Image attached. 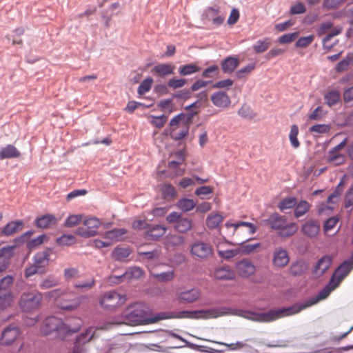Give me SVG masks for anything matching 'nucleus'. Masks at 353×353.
Returning <instances> with one entry per match:
<instances>
[{
	"label": "nucleus",
	"mask_w": 353,
	"mask_h": 353,
	"mask_svg": "<svg viewBox=\"0 0 353 353\" xmlns=\"http://www.w3.org/2000/svg\"><path fill=\"white\" fill-rule=\"evenodd\" d=\"M168 317L165 312L152 315L150 310L142 303H136L130 306L125 311L124 319L119 321L110 322L111 325H148L164 320Z\"/></svg>",
	"instance_id": "2"
},
{
	"label": "nucleus",
	"mask_w": 353,
	"mask_h": 353,
	"mask_svg": "<svg viewBox=\"0 0 353 353\" xmlns=\"http://www.w3.org/2000/svg\"><path fill=\"white\" fill-rule=\"evenodd\" d=\"M237 273L242 277H249L256 272L253 263L248 259H243L236 264Z\"/></svg>",
	"instance_id": "17"
},
{
	"label": "nucleus",
	"mask_w": 353,
	"mask_h": 353,
	"mask_svg": "<svg viewBox=\"0 0 353 353\" xmlns=\"http://www.w3.org/2000/svg\"><path fill=\"white\" fill-rule=\"evenodd\" d=\"M131 252L129 248H116L113 251V256L116 260L123 261L128 258Z\"/></svg>",
	"instance_id": "48"
},
{
	"label": "nucleus",
	"mask_w": 353,
	"mask_h": 353,
	"mask_svg": "<svg viewBox=\"0 0 353 353\" xmlns=\"http://www.w3.org/2000/svg\"><path fill=\"white\" fill-rule=\"evenodd\" d=\"M255 68L254 63H250L248 65L241 68L236 72L235 76L238 79H242L245 77L249 73H250Z\"/></svg>",
	"instance_id": "55"
},
{
	"label": "nucleus",
	"mask_w": 353,
	"mask_h": 353,
	"mask_svg": "<svg viewBox=\"0 0 353 353\" xmlns=\"http://www.w3.org/2000/svg\"><path fill=\"white\" fill-rule=\"evenodd\" d=\"M345 0H325L323 6L328 9H336L345 3Z\"/></svg>",
	"instance_id": "61"
},
{
	"label": "nucleus",
	"mask_w": 353,
	"mask_h": 353,
	"mask_svg": "<svg viewBox=\"0 0 353 353\" xmlns=\"http://www.w3.org/2000/svg\"><path fill=\"white\" fill-rule=\"evenodd\" d=\"M299 134V128L296 125H292L291 126L289 139L293 148H297L300 145V143L297 139Z\"/></svg>",
	"instance_id": "51"
},
{
	"label": "nucleus",
	"mask_w": 353,
	"mask_h": 353,
	"mask_svg": "<svg viewBox=\"0 0 353 353\" xmlns=\"http://www.w3.org/2000/svg\"><path fill=\"white\" fill-rule=\"evenodd\" d=\"M80 303L81 299L77 296L72 299L68 304H60V307L65 310H74L79 306Z\"/></svg>",
	"instance_id": "58"
},
{
	"label": "nucleus",
	"mask_w": 353,
	"mask_h": 353,
	"mask_svg": "<svg viewBox=\"0 0 353 353\" xmlns=\"http://www.w3.org/2000/svg\"><path fill=\"white\" fill-rule=\"evenodd\" d=\"M239 65L238 58L228 57L221 63V69L224 73L231 74Z\"/></svg>",
	"instance_id": "27"
},
{
	"label": "nucleus",
	"mask_w": 353,
	"mask_h": 353,
	"mask_svg": "<svg viewBox=\"0 0 353 353\" xmlns=\"http://www.w3.org/2000/svg\"><path fill=\"white\" fill-rule=\"evenodd\" d=\"M327 161L334 165H341L345 161V156L339 152L331 150L328 152Z\"/></svg>",
	"instance_id": "31"
},
{
	"label": "nucleus",
	"mask_w": 353,
	"mask_h": 353,
	"mask_svg": "<svg viewBox=\"0 0 353 353\" xmlns=\"http://www.w3.org/2000/svg\"><path fill=\"white\" fill-rule=\"evenodd\" d=\"M60 283V281L58 278L54 276H48L46 277L40 284L39 287L42 290H46L48 288H51L58 285Z\"/></svg>",
	"instance_id": "49"
},
{
	"label": "nucleus",
	"mask_w": 353,
	"mask_h": 353,
	"mask_svg": "<svg viewBox=\"0 0 353 353\" xmlns=\"http://www.w3.org/2000/svg\"><path fill=\"white\" fill-rule=\"evenodd\" d=\"M314 38L313 35L301 37L297 40L296 46L298 48H305L312 43Z\"/></svg>",
	"instance_id": "64"
},
{
	"label": "nucleus",
	"mask_w": 353,
	"mask_h": 353,
	"mask_svg": "<svg viewBox=\"0 0 353 353\" xmlns=\"http://www.w3.org/2000/svg\"><path fill=\"white\" fill-rule=\"evenodd\" d=\"M330 130V126L326 124H316L310 128V132H316L319 134H325Z\"/></svg>",
	"instance_id": "59"
},
{
	"label": "nucleus",
	"mask_w": 353,
	"mask_h": 353,
	"mask_svg": "<svg viewBox=\"0 0 353 353\" xmlns=\"http://www.w3.org/2000/svg\"><path fill=\"white\" fill-rule=\"evenodd\" d=\"M201 290L198 288L186 289L184 287L176 288L174 299L179 303L191 304L201 300Z\"/></svg>",
	"instance_id": "7"
},
{
	"label": "nucleus",
	"mask_w": 353,
	"mask_h": 353,
	"mask_svg": "<svg viewBox=\"0 0 353 353\" xmlns=\"http://www.w3.org/2000/svg\"><path fill=\"white\" fill-rule=\"evenodd\" d=\"M353 269V261L347 260L341 264L333 273L331 280L332 282L340 285L341 281L350 274Z\"/></svg>",
	"instance_id": "11"
},
{
	"label": "nucleus",
	"mask_w": 353,
	"mask_h": 353,
	"mask_svg": "<svg viewBox=\"0 0 353 353\" xmlns=\"http://www.w3.org/2000/svg\"><path fill=\"white\" fill-rule=\"evenodd\" d=\"M214 277L219 280H232L235 274L229 266H223L215 270Z\"/></svg>",
	"instance_id": "29"
},
{
	"label": "nucleus",
	"mask_w": 353,
	"mask_h": 353,
	"mask_svg": "<svg viewBox=\"0 0 353 353\" xmlns=\"http://www.w3.org/2000/svg\"><path fill=\"white\" fill-rule=\"evenodd\" d=\"M223 221V216L219 214H210L208 216L206 224L210 229L216 228Z\"/></svg>",
	"instance_id": "40"
},
{
	"label": "nucleus",
	"mask_w": 353,
	"mask_h": 353,
	"mask_svg": "<svg viewBox=\"0 0 353 353\" xmlns=\"http://www.w3.org/2000/svg\"><path fill=\"white\" fill-rule=\"evenodd\" d=\"M325 103L332 107L341 101V93L336 90H331L324 94Z\"/></svg>",
	"instance_id": "30"
},
{
	"label": "nucleus",
	"mask_w": 353,
	"mask_h": 353,
	"mask_svg": "<svg viewBox=\"0 0 353 353\" xmlns=\"http://www.w3.org/2000/svg\"><path fill=\"white\" fill-rule=\"evenodd\" d=\"M166 232V228L161 225H149L148 230L145 231V237L150 240H158L163 236Z\"/></svg>",
	"instance_id": "22"
},
{
	"label": "nucleus",
	"mask_w": 353,
	"mask_h": 353,
	"mask_svg": "<svg viewBox=\"0 0 353 353\" xmlns=\"http://www.w3.org/2000/svg\"><path fill=\"white\" fill-rule=\"evenodd\" d=\"M43 300L42 293L38 291L23 292L20 298L19 305L26 312L39 309Z\"/></svg>",
	"instance_id": "6"
},
{
	"label": "nucleus",
	"mask_w": 353,
	"mask_h": 353,
	"mask_svg": "<svg viewBox=\"0 0 353 353\" xmlns=\"http://www.w3.org/2000/svg\"><path fill=\"white\" fill-rule=\"evenodd\" d=\"M270 45V39L265 38L263 41H258L254 46L253 49L256 53H262L266 51Z\"/></svg>",
	"instance_id": "50"
},
{
	"label": "nucleus",
	"mask_w": 353,
	"mask_h": 353,
	"mask_svg": "<svg viewBox=\"0 0 353 353\" xmlns=\"http://www.w3.org/2000/svg\"><path fill=\"white\" fill-rule=\"evenodd\" d=\"M174 69L175 66L172 63H160L153 68L152 72L160 77H165L174 74Z\"/></svg>",
	"instance_id": "24"
},
{
	"label": "nucleus",
	"mask_w": 353,
	"mask_h": 353,
	"mask_svg": "<svg viewBox=\"0 0 353 353\" xmlns=\"http://www.w3.org/2000/svg\"><path fill=\"white\" fill-rule=\"evenodd\" d=\"M125 301V295L112 290L105 293L101 298L99 303L103 307L114 309L123 305Z\"/></svg>",
	"instance_id": "9"
},
{
	"label": "nucleus",
	"mask_w": 353,
	"mask_h": 353,
	"mask_svg": "<svg viewBox=\"0 0 353 353\" xmlns=\"http://www.w3.org/2000/svg\"><path fill=\"white\" fill-rule=\"evenodd\" d=\"M238 114L239 116L245 119H251L254 117L252 109L246 105H242V107L239 110Z\"/></svg>",
	"instance_id": "60"
},
{
	"label": "nucleus",
	"mask_w": 353,
	"mask_h": 353,
	"mask_svg": "<svg viewBox=\"0 0 353 353\" xmlns=\"http://www.w3.org/2000/svg\"><path fill=\"white\" fill-rule=\"evenodd\" d=\"M192 227V222L188 218H181L178 223L174 225L175 229L179 232H186Z\"/></svg>",
	"instance_id": "38"
},
{
	"label": "nucleus",
	"mask_w": 353,
	"mask_h": 353,
	"mask_svg": "<svg viewBox=\"0 0 353 353\" xmlns=\"http://www.w3.org/2000/svg\"><path fill=\"white\" fill-rule=\"evenodd\" d=\"M82 219L81 214H72L69 216L65 221V226L71 228L77 225Z\"/></svg>",
	"instance_id": "57"
},
{
	"label": "nucleus",
	"mask_w": 353,
	"mask_h": 353,
	"mask_svg": "<svg viewBox=\"0 0 353 353\" xmlns=\"http://www.w3.org/2000/svg\"><path fill=\"white\" fill-rule=\"evenodd\" d=\"M23 225V222L21 220L10 221L1 230V234L6 236H12L21 230Z\"/></svg>",
	"instance_id": "25"
},
{
	"label": "nucleus",
	"mask_w": 353,
	"mask_h": 353,
	"mask_svg": "<svg viewBox=\"0 0 353 353\" xmlns=\"http://www.w3.org/2000/svg\"><path fill=\"white\" fill-rule=\"evenodd\" d=\"M341 32V28H334L332 30L331 32L329 33L323 40V48L330 50L332 46L333 43H330L331 39L334 37L340 34Z\"/></svg>",
	"instance_id": "42"
},
{
	"label": "nucleus",
	"mask_w": 353,
	"mask_h": 353,
	"mask_svg": "<svg viewBox=\"0 0 353 353\" xmlns=\"http://www.w3.org/2000/svg\"><path fill=\"white\" fill-rule=\"evenodd\" d=\"M332 259L330 256L325 255L322 256L316 263L314 268V272L316 275L323 274L330 267Z\"/></svg>",
	"instance_id": "23"
},
{
	"label": "nucleus",
	"mask_w": 353,
	"mask_h": 353,
	"mask_svg": "<svg viewBox=\"0 0 353 353\" xmlns=\"http://www.w3.org/2000/svg\"><path fill=\"white\" fill-rule=\"evenodd\" d=\"M168 319H216L222 316L232 314V309L229 307H215L208 310H199L194 311L184 310L177 313L165 312Z\"/></svg>",
	"instance_id": "4"
},
{
	"label": "nucleus",
	"mask_w": 353,
	"mask_h": 353,
	"mask_svg": "<svg viewBox=\"0 0 353 353\" xmlns=\"http://www.w3.org/2000/svg\"><path fill=\"white\" fill-rule=\"evenodd\" d=\"M211 101L215 106L221 108L228 107L231 103L229 96L222 91H219L212 94Z\"/></svg>",
	"instance_id": "18"
},
{
	"label": "nucleus",
	"mask_w": 353,
	"mask_h": 353,
	"mask_svg": "<svg viewBox=\"0 0 353 353\" xmlns=\"http://www.w3.org/2000/svg\"><path fill=\"white\" fill-rule=\"evenodd\" d=\"M225 226L227 229L226 234L229 235V236H233L235 232L236 231V230L241 226L248 227L249 229V233L250 234H254L256 231V228L253 223H249V222H245V221H241L237 223H231L227 222L225 223Z\"/></svg>",
	"instance_id": "19"
},
{
	"label": "nucleus",
	"mask_w": 353,
	"mask_h": 353,
	"mask_svg": "<svg viewBox=\"0 0 353 353\" xmlns=\"http://www.w3.org/2000/svg\"><path fill=\"white\" fill-rule=\"evenodd\" d=\"M143 275L142 270L139 267H132L127 270L125 273L119 276H113L112 279H117V283L123 281H130L134 279H139Z\"/></svg>",
	"instance_id": "21"
},
{
	"label": "nucleus",
	"mask_w": 353,
	"mask_h": 353,
	"mask_svg": "<svg viewBox=\"0 0 353 353\" xmlns=\"http://www.w3.org/2000/svg\"><path fill=\"white\" fill-rule=\"evenodd\" d=\"M265 221L271 229L279 232L285 226V224L287 223V219L285 216L278 213H273Z\"/></svg>",
	"instance_id": "20"
},
{
	"label": "nucleus",
	"mask_w": 353,
	"mask_h": 353,
	"mask_svg": "<svg viewBox=\"0 0 353 353\" xmlns=\"http://www.w3.org/2000/svg\"><path fill=\"white\" fill-rule=\"evenodd\" d=\"M97 328L90 326L85 329L83 332H81L79 336H77L75 339V346L74 347V351L75 352L79 349L78 345L81 344H85L90 342L92 339L95 337H97Z\"/></svg>",
	"instance_id": "16"
},
{
	"label": "nucleus",
	"mask_w": 353,
	"mask_h": 353,
	"mask_svg": "<svg viewBox=\"0 0 353 353\" xmlns=\"http://www.w3.org/2000/svg\"><path fill=\"white\" fill-rule=\"evenodd\" d=\"M202 20L212 21L213 25L219 26L224 22L225 16L218 8L208 7L202 14Z\"/></svg>",
	"instance_id": "12"
},
{
	"label": "nucleus",
	"mask_w": 353,
	"mask_h": 353,
	"mask_svg": "<svg viewBox=\"0 0 353 353\" xmlns=\"http://www.w3.org/2000/svg\"><path fill=\"white\" fill-rule=\"evenodd\" d=\"M149 122L157 128H161L168 121V116L162 114L161 116L150 115L148 117Z\"/></svg>",
	"instance_id": "41"
},
{
	"label": "nucleus",
	"mask_w": 353,
	"mask_h": 353,
	"mask_svg": "<svg viewBox=\"0 0 353 353\" xmlns=\"http://www.w3.org/2000/svg\"><path fill=\"white\" fill-rule=\"evenodd\" d=\"M296 205V199L294 197L289 196L282 199L278 204V208L281 211L291 209Z\"/></svg>",
	"instance_id": "43"
},
{
	"label": "nucleus",
	"mask_w": 353,
	"mask_h": 353,
	"mask_svg": "<svg viewBox=\"0 0 353 353\" xmlns=\"http://www.w3.org/2000/svg\"><path fill=\"white\" fill-rule=\"evenodd\" d=\"M306 270L307 265L302 261L293 263L289 268L290 274L294 276H300L305 273Z\"/></svg>",
	"instance_id": "37"
},
{
	"label": "nucleus",
	"mask_w": 353,
	"mask_h": 353,
	"mask_svg": "<svg viewBox=\"0 0 353 353\" xmlns=\"http://www.w3.org/2000/svg\"><path fill=\"white\" fill-rule=\"evenodd\" d=\"M176 205L181 210L186 212L193 210L196 207V203L193 199L183 198L179 200Z\"/></svg>",
	"instance_id": "36"
},
{
	"label": "nucleus",
	"mask_w": 353,
	"mask_h": 353,
	"mask_svg": "<svg viewBox=\"0 0 353 353\" xmlns=\"http://www.w3.org/2000/svg\"><path fill=\"white\" fill-rule=\"evenodd\" d=\"M352 64H353V56L350 53L336 65V70L339 72L346 71Z\"/></svg>",
	"instance_id": "44"
},
{
	"label": "nucleus",
	"mask_w": 353,
	"mask_h": 353,
	"mask_svg": "<svg viewBox=\"0 0 353 353\" xmlns=\"http://www.w3.org/2000/svg\"><path fill=\"white\" fill-rule=\"evenodd\" d=\"M50 260V253L48 251H43L37 253L34 256V264L39 268L46 266Z\"/></svg>",
	"instance_id": "35"
},
{
	"label": "nucleus",
	"mask_w": 353,
	"mask_h": 353,
	"mask_svg": "<svg viewBox=\"0 0 353 353\" xmlns=\"http://www.w3.org/2000/svg\"><path fill=\"white\" fill-rule=\"evenodd\" d=\"M339 285L330 279L329 283L318 294L316 297H313L306 301L303 303H296L289 307H283L278 310H271L267 312H246L244 316L252 321L258 322H270L279 319L281 317L292 315L300 312L301 310L309 307L319 301L325 299L329 294L336 289Z\"/></svg>",
	"instance_id": "1"
},
{
	"label": "nucleus",
	"mask_w": 353,
	"mask_h": 353,
	"mask_svg": "<svg viewBox=\"0 0 353 353\" xmlns=\"http://www.w3.org/2000/svg\"><path fill=\"white\" fill-rule=\"evenodd\" d=\"M152 83L153 79L151 77L145 79L138 88V93L141 95L148 92L151 89Z\"/></svg>",
	"instance_id": "53"
},
{
	"label": "nucleus",
	"mask_w": 353,
	"mask_h": 353,
	"mask_svg": "<svg viewBox=\"0 0 353 353\" xmlns=\"http://www.w3.org/2000/svg\"><path fill=\"white\" fill-rule=\"evenodd\" d=\"M153 276L155 277L159 281L167 282L174 279V271H168L160 274H153Z\"/></svg>",
	"instance_id": "56"
},
{
	"label": "nucleus",
	"mask_w": 353,
	"mask_h": 353,
	"mask_svg": "<svg viewBox=\"0 0 353 353\" xmlns=\"http://www.w3.org/2000/svg\"><path fill=\"white\" fill-rule=\"evenodd\" d=\"M162 196L166 201H172L176 196V192L174 187L170 184L165 183L161 188Z\"/></svg>",
	"instance_id": "33"
},
{
	"label": "nucleus",
	"mask_w": 353,
	"mask_h": 353,
	"mask_svg": "<svg viewBox=\"0 0 353 353\" xmlns=\"http://www.w3.org/2000/svg\"><path fill=\"white\" fill-rule=\"evenodd\" d=\"M127 233L124 228L114 229L105 232L104 237L112 241H118L121 239V236Z\"/></svg>",
	"instance_id": "34"
},
{
	"label": "nucleus",
	"mask_w": 353,
	"mask_h": 353,
	"mask_svg": "<svg viewBox=\"0 0 353 353\" xmlns=\"http://www.w3.org/2000/svg\"><path fill=\"white\" fill-rule=\"evenodd\" d=\"M200 70V68L195 63L181 65L179 68V73L182 76L192 74Z\"/></svg>",
	"instance_id": "39"
},
{
	"label": "nucleus",
	"mask_w": 353,
	"mask_h": 353,
	"mask_svg": "<svg viewBox=\"0 0 353 353\" xmlns=\"http://www.w3.org/2000/svg\"><path fill=\"white\" fill-rule=\"evenodd\" d=\"M295 206L294 216L296 218L303 216L310 208V205L306 201H301Z\"/></svg>",
	"instance_id": "46"
},
{
	"label": "nucleus",
	"mask_w": 353,
	"mask_h": 353,
	"mask_svg": "<svg viewBox=\"0 0 353 353\" xmlns=\"http://www.w3.org/2000/svg\"><path fill=\"white\" fill-rule=\"evenodd\" d=\"M101 223L97 218H89L83 221V225L78 228L75 234L84 238H88L94 236L97 234V230Z\"/></svg>",
	"instance_id": "10"
},
{
	"label": "nucleus",
	"mask_w": 353,
	"mask_h": 353,
	"mask_svg": "<svg viewBox=\"0 0 353 353\" xmlns=\"http://www.w3.org/2000/svg\"><path fill=\"white\" fill-rule=\"evenodd\" d=\"M75 325L72 326L69 322L63 323L61 319L55 316H50L45 319L41 327V332L48 335L53 332L60 337H64L68 334L77 332L82 326V320L81 319H75Z\"/></svg>",
	"instance_id": "3"
},
{
	"label": "nucleus",
	"mask_w": 353,
	"mask_h": 353,
	"mask_svg": "<svg viewBox=\"0 0 353 353\" xmlns=\"http://www.w3.org/2000/svg\"><path fill=\"white\" fill-rule=\"evenodd\" d=\"M240 245V251L245 254H249L254 252L258 248H260L261 243H248L247 242H242L239 243Z\"/></svg>",
	"instance_id": "47"
},
{
	"label": "nucleus",
	"mask_w": 353,
	"mask_h": 353,
	"mask_svg": "<svg viewBox=\"0 0 353 353\" xmlns=\"http://www.w3.org/2000/svg\"><path fill=\"white\" fill-rule=\"evenodd\" d=\"M14 300V296L12 292H8L6 294L0 295V310H3L10 307Z\"/></svg>",
	"instance_id": "45"
},
{
	"label": "nucleus",
	"mask_w": 353,
	"mask_h": 353,
	"mask_svg": "<svg viewBox=\"0 0 353 353\" xmlns=\"http://www.w3.org/2000/svg\"><path fill=\"white\" fill-rule=\"evenodd\" d=\"M75 242V237L72 234H64L57 239V243L63 246H70Z\"/></svg>",
	"instance_id": "52"
},
{
	"label": "nucleus",
	"mask_w": 353,
	"mask_h": 353,
	"mask_svg": "<svg viewBox=\"0 0 353 353\" xmlns=\"http://www.w3.org/2000/svg\"><path fill=\"white\" fill-rule=\"evenodd\" d=\"M299 36V32L285 34L279 38V43L282 44L290 43L294 41Z\"/></svg>",
	"instance_id": "63"
},
{
	"label": "nucleus",
	"mask_w": 353,
	"mask_h": 353,
	"mask_svg": "<svg viewBox=\"0 0 353 353\" xmlns=\"http://www.w3.org/2000/svg\"><path fill=\"white\" fill-rule=\"evenodd\" d=\"M187 83L185 79H170L168 82V85L173 89H177L183 87Z\"/></svg>",
	"instance_id": "62"
},
{
	"label": "nucleus",
	"mask_w": 353,
	"mask_h": 353,
	"mask_svg": "<svg viewBox=\"0 0 353 353\" xmlns=\"http://www.w3.org/2000/svg\"><path fill=\"white\" fill-rule=\"evenodd\" d=\"M190 254L194 260L205 261L212 256L213 248L210 243L196 241L191 245Z\"/></svg>",
	"instance_id": "8"
},
{
	"label": "nucleus",
	"mask_w": 353,
	"mask_h": 353,
	"mask_svg": "<svg viewBox=\"0 0 353 353\" xmlns=\"http://www.w3.org/2000/svg\"><path fill=\"white\" fill-rule=\"evenodd\" d=\"M196 112L184 114L181 113L174 117L170 122V137L176 140H181L185 137L189 132V124L192 122Z\"/></svg>",
	"instance_id": "5"
},
{
	"label": "nucleus",
	"mask_w": 353,
	"mask_h": 353,
	"mask_svg": "<svg viewBox=\"0 0 353 353\" xmlns=\"http://www.w3.org/2000/svg\"><path fill=\"white\" fill-rule=\"evenodd\" d=\"M57 223V218L52 214H46L41 217H39L35 221V225L37 228H48Z\"/></svg>",
	"instance_id": "26"
},
{
	"label": "nucleus",
	"mask_w": 353,
	"mask_h": 353,
	"mask_svg": "<svg viewBox=\"0 0 353 353\" xmlns=\"http://www.w3.org/2000/svg\"><path fill=\"white\" fill-rule=\"evenodd\" d=\"M302 233L310 239L317 237L321 230V225L319 221L309 219L301 226Z\"/></svg>",
	"instance_id": "14"
},
{
	"label": "nucleus",
	"mask_w": 353,
	"mask_h": 353,
	"mask_svg": "<svg viewBox=\"0 0 353 353\" xmlns=\"http://www.w3.org/2000/svg\"><path fill=\"white\" fill-rule=\"evenodd\" d=\"M217 344L225 346L228 348V350L231 351H236L241 350L247 346V344L242 341H237L236 343H226L223 342H215Z\"/></svg>",
	"instance_id": "54"
},
{
	"label": "nucleus",
	"mask_w": 353,
	"mask_h": 353,
	"mask_svg": "<svg viewBox=\"0 0 353 353\" xmlns=\"http://www.w3.org/2000/svg\"><path fill=\"white\" fill-rule=\"evenodd\" d=\"M19 334V330L17 326L9 325L3 330L0 338V343L2 345H10L15 341Z\"/></svg>",
	"instance_id": "15"
},
{
	"label": "nucleus",
	"mask_w": 353,
	"mask_h": 353,
	"mask_svg": "<svg viewBox=\"0 0 353 353\" xmlns=\"http://www.w3.org/2000/svg\"><path fill=\"white\" fill-rule=\"evenodd\" d=\"M290 262V256L288 251L283 248H276L272 254V264L278 268L285 267Z\"/></svg>",
	"instance_id": "13"
},
{
	"label": "nucleus",
	"mask_w": 353,
	"mask_h": 353,
	"mask_svg": "<svg viewBox=\"0 0 353 353\" xmlns=\"http://www.w3.org/2000/svg\"><path fill=\"white\" fill-rule=\"evenodd\" d=\"M21 156V152L13 145L8 144L3 147L0 150V160L5 159L18 158Z\"/></svg>",
	"instance_id": "28"
},
{
	"label": "nucleus",
	"mask_w": 353,
	"mask_h": 353,
	"mask_svg": "<svg viewBox=\"0 0 353 353\" xmlns=\"http://www.w3.org/2000/svg\"><path fill=\"white\" fill-rule=\"evenodd\" d=\"M298 230V225L296 223H286L285 226L279 232V236L283 238L290 237Z\"/></svg>",
	"instance_id": "32"
}]
</instances>
